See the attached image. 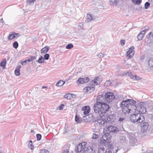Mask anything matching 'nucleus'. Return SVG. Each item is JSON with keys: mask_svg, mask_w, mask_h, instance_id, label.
I'll use <instances>...</instances> for the list:
<instances>
[{"mask_svg": "<svg viewBox=\"0 0 153 153\" xmlns=\"http://www.w3.org/2000/svg\"><path fill=\"white\" fill-rule=\"evenodd\" d=\"M136 101L133 100L127 99L123 100L120 105L123 113L125 114L136 111Z\"/></svg>", "mask_w": 153, "mask_h": 153, "instance_id": "obj_1", "label": "nucleus"}, {"mask_svg": "<svg viewBox=\"0 0 153 153\" xmlns=\"http://www.w3.org/2000/svg\"><path fill=\"white\" fill-rule=\"evenodd\" d=\"M106 133L102 136L100 142L102 143H110L111 137L109 133L115 134L119 131V129L113 126H109L107 127L105 130Z\"/></svg>", "mask_w": 153, "mask_h": 153, "instance_id": "obj_2", "label": "nucleus"}, {"mask_svg": "<svg viewBox=\"0 0 153 153\" xmlns=\"http://www.w3.org/2000/svg\"><path fill=\"white\" fill-rule=\"evenodd\" d=\"M131 121L136 123H142L145 120V118L143 115L140 113L135 114H132L130 117Z\"/></svg>", "mask_w": 153, "mask_h": 153, "instance_id": "obj_3", "label": "nucleus"}, {"mask_svg": "<svg viewBox=\"0 0 153 153\" xmlns=\"http://www.w3.org/2000/svg\"><path fill=\"white\" fill-rule=\"evenodd\" d=\"M117 150L111 144H109L106 148L100 147L99 149V153H116Z\"/></svg>", "mask_w": 153, "mask_h": 153, "instance_id": "obj_4", "label": "nucleus"}, {"mask_svg": "<svg viewBox=\"0 0 153 153\" xmlns=\"http://www.w3.org/2000/svg\"><path fill=\"white\" fill-rule=\"evenodd\" d=\"M145 104L143 102L138 103L136 106V111L140 112L142 114H144L146 112V109L145 107Z\"/></svg>", "mask_w": 153, "mask_h": 153, "instance_id": "obj_5", "label": "nucleus"}, {"mask_svg": "<svg viewBox=\"0 0 153 153\" xmlns=\"http://www.w3.org/2000/svg\"><path fill=\"white\" fill-rule=\"evenodd\" d=\"M106 102L108 103L111 102L115 99V96L111 92H108L105 95Z\"/></svg>", "mask_w": 153, "mask_h": 153, "instance_id": "obj_6", "label": "nucleus"}, {"mask_svg": "<svg viewBox=\"0 0 153 153\" xmlns=\"http://www.w3.org/2000/svg\"><path fill=\"white\" fill-rule=\"evenodd\" d=\"M93 109L95 113L99 114L100 117H102V114L101 111L100 104L96 103L93 107Z\"/></svg>", "mask_w": 153, "mask_h": 153, "instance_id": "obj_7", "label": "nucleus"}, {"mask_svg": "<svg viewBox=\"0 0 153 153\" xmlns=\"http://www.w3.org/2000/svg\"><path fill=\"white\" fill-rule=\"evenodd\" d=\"M86 143L85 142H83L79 144L77 147L76 151L78 152H84V149H85Z\"/></svg>", "mask_w": 153, "mask_h": 153, "instance_id": "obj_8", "label": "nucleus"}, {"mask_svg": "<svg viewBox=\"0 0 153 153\" xmlns=\"http://www.w3.org/2000/svg\"><path fill=\"white\" fill-rule=\"evenodd\" d=\"M100 106L102 114V116H104V114L108 110L109 106L105 103L100 104Z\"/></svg>", "mask_w": 153, "mask_h": 153, "instance_id": "obj_9", "label": "nucleus"}, {"mask_svg": "<svg viewBox=\"0 0 153 153\" xmlns=\"http://www.w3.org/2000/svg\"><path fill=\"white\" fill-rule=\"evenodd\" d=\"M82 110L83 111L82 115L83 118L88 116L90 111V107L87 106H85L82 108Z\"/></svg>", "mask_w": 153, "mask_h": 153, "instance_id": "obj_10", "label": "nucleus"}, {"mask_svg": "<svg viewBox=\"0 0 153 153\" xmlns=\"http://www.w3.org/2000/svg\"><path fill=\"white\" fill-rule=\"evenodd\" d=\"M102 81V78L100 76L96 77L94 79L92 80L91 83L92 84L94 85H99Z\"/></svg>", "mask_w": 153, "mask_h": 153, "instance_id": "obj_11", "label": "nucleus"}, {"mask_svg": "<svg viewBox=\"0 0 153 153\" xmlns=\"http://www.w3.org/2000/svg\"><path fill=\"white\" fill-rule=\"evenodd\" d=\"M106 102V101L105 95L100 94L98 96L96 103L100 104L101 103H103V102Z\"/></svg>", "mask_w": 153, "mask_h": 153, "instance_id": "obj_12", "label": "nucleus"}, {"mask_svg": "<svg viewBox=\"0 0 153 153\" xmlns=\"http://www.w3.org/2000/svg\"><path fill=\"white\" fill-rule=\"evenodd\" d=\"M134 47L132 46L129 48V50L127 51L126 55L128 59H129L133 56L134 53Z\"/></svg>", "mask_w": 153, "mask_h": 153, "instance_id": "obj_13", "label": "nucleus"}, {"mask_svg": "<svg viewBox=\"0 0 153 153\" xmlns=\"http://www.w3.org/2000/svg\"><path fill=\"white\" fill-rule=\"evenodd\" d=\"M89 80V79L88 77H85L82 78H79L77 81L78 83L82 84L88 82Z\"/></svg>", "mask_w": 153, "mask_h": 153, "instance_id": "obj_14", "label": "nucleus"}, {"mask_svg": "<svg viewBox=\"0 0 153 153\" xmlns=\"http://www.w3.org/2000/svg\"><path fill=\"white\" fill-rule=\"evenodd\" d=\"M126 74L129 76L131 79L134 80H139L141 79V78L140 77L137 76L136 75H133L132 74V73L130 72H127L126 73Z\"/></svg>", "mask_w": 153, "mask_h": 153, "instance_id": "obj_15", "label": "nucleus"}, {"mask_svg": "<svg viewBox=\"0 0 153 153\" xmlns=\"http://www.w3.org/2000/svg\"><path fill=\"white\" fill-rule=\"evenodd\" d=\"M147 29H145L142 31H140V32L137 36V38L138 40H141L144 36L146 33V32Z\"/></svg>", "mask_w": 153, "mask_h": 153, "instance_id": "obj_16", "label": "nucleus"}, {"mask_svg": "<svg viewBox=\"0 0 153 153\" xmlns=\"http://www.w3.org/2000/svg\"><path fill=\"white\" fill-rule=\"evenodd\" d=\"M95 87L93 86H88L85 87L84 89V91L85 92L91 93L94 90Z\"/></svg>", "mask_w": 153, "mask_h": 153, "instance_id": "obj_17", "label": "nucleus"}, {"mask_svg": "<svg viewBox=\"0 0 153 153\" xmlns=\"http://www.w3.org/2000/svg\"><path fill=\"white\" fill-rule=\"evenodd\" d=\"M20 36L19 34L18 33H11L9 34L8 37V39L9 40H10L16 37H18Z\"/></svg>", "mask_w": 153, "mask_h": 153, "instance_id": "obj_18", "label": "nucleus"}, {"mask_svg": "<svg viewBox=\"0 0 153 153\" xmlns=\"http://www.w3.org/2000/svg\"><path fill=\"white\" fill-rule=\"evenodd\" d=\"M65 98L68 100H71L72 98H74L76 96L75 94L72 93H68L64 95Z\"/></svg>", "mask_w": 153, "mask_h": 153, "instance_id": "obj_19", "label": "nucleus"}, {"mask_svg": "<svg viewBox=\"0 0 153 153\" xmlns=\"http://www.w3.org/2000/svg\"><path fill=\"white\" fill-rule=\"evenodd\" d=\"M145 63L146 65H148L149 68H153V58L147 60Z\"/></svg>", "mask_w": 153, "mask_h": 153, "instance_id": "obj_20", "label": "nucleus"}, {"mask_svg": "<svg viewBox=\"0 0 153 153\" xmlns=\"http://www.w3.org/2000/svg\"><path fill=\"white\" fill-rule=\"evenodd\" d=\"M149 126V124L147 123H143L141 128V131L143 132H144L148 129Z\"/></svg>", "mask_w": 153, "mask_h": 153, "instance_id": "obj_21", "label": "nucleus"}, {"mask_svg": "<svg viewBox=\"0 0 153 153\" xmlns=\"http://www.w3.org/2000/svg\"><path fill=\"white\" fill-rule=\"evenodd\" d=\"M93 149L91 146H88L87 147H85L84 149L85 153H90L92 151Z\"/></svg>", "mask_w": 153, "mask_h": 153, "instance_id": "obj_22", "label": "nucleus"}, {"mask_svg": "<svg viewBox=\"0 0 153 153\" xmlns=\"http://www.w3.org/2000/svg\"><path fill=\"white\" fill-rule=\"evenodd\" d=\"M119 1L120 0H110L108 3L109 4L116 5Z\"/></svg>", "mask_w": 153, "mask_h": 153, "instance_id": "obj_23", "label": "nucleus"}, {"mask_svg": "<svg viewBox=\"0 0 153 153\" xmlns=\"http://www.w3.org/2000/svg\"><path fill=\"white\" fill-rule=\"evenodd\" d=\"M50 49V48L48 46H45L41 50V52L42 53H47Z\"/></svg>", "mask_w": 153, "mask_h": 153, "instance_id": "obj_24", "label": "nucleus"}, {"mask_svg": "<svg viewBox=\"0 0 153 153\" xmlns=\"http://www.w3.org/2000/svg\"><path fill=\"white\" fill-rule=\"evenodd\" d=\"M6 59H3L0 63V66L2 67L3 69H5L6 68Z\"/></svg>", "mask_w": 153, "mask_h": 153, "instance_id": "obj_25", "label": "nucleus"}, {"mask_svg": "<svg viewBox=\"0 0 153 153\" xmlns=\"http://www.w3.org/2000/svg\"><path fill=\"white\" fill-rule=\"evenodd\" d=\"M93 19V17L91 14H88L87 15L86 19L85 22H91Z\"/></svg>", "mask_w": 153, "mask_h": 153, "instance_id": "obj_26", "label": "nucleus"}, {"mask_svg": "<svg viewBox=\"0 0 153 153\" xmlns=\"http://www.w3.org/2000/svg\"><path fill=\"white\" fill-rule=\"evenodd\" d=\"M65 82L62 80H60L56 83V85L57 86H62L65 83Z\"/></svg>", "mask_w": 153, "mask_h": 153, "instance_id": "obj_27", "label": "nucleus"}, {"mask_svg": "<svg viewBox=\"0 0 153 153\" xmlns=\"http://www.w3.org/2000/svg\"><path fill=\"white\" fill-rule=\"evenodd\" d=\"M107 120L110 122H112L114 121V116L112 115H108L107 118Z\"/></svg>", "mask_w": 153, "mask_h": 153, "instance_id": "obj_28", "label": "nucleus"}, {"mask_svg": "<svg viewBox=\"0 0 153 153\" xmlns=\"http://www.w3.org/2000/svg\"><path fill=\"white\" fill-rule=\"evenodd\" d=\"M37 62L39 63H44L45 62L44 59L42 56H40V58L37 60Z\"/></svg>", "mask_w": 153, "mask_h": 153, "instance_id": "obj_29", "label": "nucleus"}, {"mask_svg": "<svg viewBox=\"0 0 153 153\" xmlns=\"http://www.w3.org/2000/svg\"><path fill=\"white\" fill-rule=\"evenodd\" d=\"M97 121L98 123H99L100 124L101 126L102 125H104L105 123H107L106 121H104L102 120H98Z\"/></svg>", "mask_w": 153, "mask_h": 153, "instance_id": "obj_30", "label": "nucleus"}, {"mask_svg": "<svg viewBox=\"0 0 153 153\" xmlns=\"http://www.w3.org/2000/svg\"><path fill=\"white\" fill-rule=\"evenodd\" d=\"M28 146L29 148L31 149H33L34 148V146L33 145L32 141L30 140V141L29 143H28Z\"/></svg>", "mask_w": 153, "mask_h": 153, "instance_id": "obj_31", "label": "nucleus"}, {"mask_svg": "<svg viewBox=\"0 0 153 153\" xmlns=\"http://www.w3.org/2000/svg\"><path fill=\"white\" fill-rule=\"evenodd\" d=\"M147 39H153V33L150 32L149 35L147 36Z\"/></svg>", "mask_w": 153, "mask_h": 153, "instance_id": "obj_32", "label": "nucleus"}, {"mask_svg": "<svg viewBox=\"0 0 153 153\" xmlns=\"http://www.w3.org/2000/svg\"><path fill=\"white\" fill-rule=\"evenodd\" d=\"M147 39H153V33L150 32L149 35L147 36Z\"/></svg>", "mask_w": 153, "mask_h": 153, "instance_id": "obj_33", "label": "nucleus"}, {"mask_svg": "<svg viewBox=\"0 0 153 153\" xmlns=\"http://www.w3.org/2000/svg\"><path fill=\"white\" fill-rule=\"evenodd\" d=\"M134 4L138 5L141 2V0H131Z\"/></svg>", "mask_w": 153, "mask_h": 153, "instance_id": "obj_34", "label": "nucleus"}, {"mask_svg": "<svg viewBox=\"0 0 153 153\" xmlns=\"http://www.w3.org/2000/svg\"><path fill=\"white\" fill-rule=\"evenodd\" d=\"M75 120L76 122L78 123H80L81 122V120L77 115L75 116Z\"/></svg>", "mask_w": 153, "mask_h": 153, "instance_id": "obj_35", "label": "nucleus"}, {"mask_svg": "<svg viewBox=\"0 0 153 153\" xmlns=\"http://www.w3.org/2000/svg\"><path fill=\"white\" fill-rule=\"evenodd\" d=\"M73 45L72 44H69L66 46V48L67 49H71L73 47Z\"/></svg>", "mask_w": 153, "mask_h": 153, "instance_id": "obj_36", "label": "nucleus"}, {"mask_svg": "<svg viewBox=\"0 0 153 153\" xmlns=\"http://www.w3.org/2000/svg\"><path fill=\"white\" fill-rule=\"evenodd\" d=\"M18 43L16 41L13 44V47L15 48H17L18 47Z\"/></svg>", "mask_w": 153, "mask_h": 153, "instance_id": "obj_37", "label": "nucleus"}, {"mask_svg": "<svg viewBox=\"0 0 153 153\" xmlns=\"http://www.w3.org/2000/svg\"><path fill=\"white\" fill-rule=\"evenodd\" d=\"M120 140L121 143L124 142L125 141L126 138L124 136H121L120 137Z\"/></svg>", "mask_w": 153, "mask_h": 153, "instance_id": "obj_38", "label": "nucleus"}, {"mask_svg": "<svg viewBox=\"0 0 153 153\" xmlns=\"http://www.w3.org/2000/svg\"><path fill=\"white\" fill-rule=\"evenodd\" d=\"M20 70L16 69L15 70V73L16 75L17 76H19L20 74Z\"/></svg>", "mask_w": 153, "mask_h": 153, "instance_id": "obj_39", "label": "nucleus"}, {"mask_svg": "<svg viewBox=\"0 0 153 153\" xmlns=\"http://www.w3.org/2000/svg\"><path fill=\"white\" fill-rule=\"evenodd\" d=\"M37 140L38 141H39L41 139L42 136L40 134H37L36 135Z\"/></svg>", "mask_w": 153, "mask_h": 153, "instance_id": "obj_40", "label": "nucleus"}, {"mask_svg": "<svg viewBox=\"0 0 153 153\" xmlns=\"http://www.w3.org/2000/svg\"><path fill=\"white\" fill-rule=\"evenodd\" d=\"M50 56V55L49 54H45L44 56V57L45 59V60H48L49 59V58Z\"/></svg>", "mask_w": 153, "mask_h": 153, "instance_id": "obj_41", "label": "nucleus"}, {"mask_svg": "<svg viewBox=\"0 0 153 153\" xmlns=\"http://www.w3.org/2000/svg\"><path fill=\"white\" fill-rule=\"evenodd\" d=\"M147 43L148 45H149L151 44L152 42V40L153 39H147Z\"/></svg>", "mask_w": 153, "mask_h": 153, "instance_id": "obj_42", "label": "nucleus"}, {"mask_svg": "<svg viewBox=\"0 0 153 153\" xmlns=\"http://www.w3.org/2000/svg\"><path fill=\"white\" fill-rule=\"evenodd\" d=\"M98 137V135L95 134H93L92 136V138L93 139H97Z\"/></svg>", "mask_w": 153, "mask_h": 153, "instance_id": "obj_43", "label": "nucleus"}, {"mask_svg": "<svg viewBox=\"0 0 153 153\" xmlns=\"http://www.w3.org/2000/svg\"><path fill=\"white\" fill-rule=\"evenodd\" d=\"M150 4L148 2H146L144 5L145 8V9H147L148 7L149 6Z\"/></svg>", "mask_w": 153, "mask_h": 153, "instance_id": "obj_44", "label": "nucleus"}, {"mask_svg": "<svg viewBox=\"0 0 153 153\" xmlns=\"http://www.w3.org/2000/svg\"><path fill=\"white\" fill-rule=\"evenodd\" d=\"M41 153H49V152L46 149H43L41 151Z\"/></svg>", "mask_w": 153, "mask_h": 153, "instance_id": "obj_45", "label": "nucleus"}, {"mask_svg": "<svg viewBox=\"0 0 153 153\" xmlns=\"http://www.w3.org/2000/svg\"><path fill=\"white\" fill-rule=\"evenodd\" d=\"M125 43V41L124 40L122 39L120 41V43L121 45H124Z\"/></svg>", "mask_w": 153, "mask_h": 153, "instance_id": "obj_46", "label": "nucleus"}, {"mask_svg": "<svg viewBox=\"0 0 153 153\" xmlns=\"http://www.w3.org/2000/svg\"><path fill=\"white\" fill-rule=\"evenodd\" d=\"M98 57L100 58H102L104 56V55L102 53H100L97 55Z\"/></svg>", "mask_w": 153, "mask_h": 153, "instance_id": "obj_47", "label": "nucleus"}, {"mask_svg": "<svg viewBox=\"0 0 153 153\" xmlns=\"http://www.w3.org/2000/svg\"><path fill=\"white\" fill-rule=\"evenodd\" d=\"M78 26L80 27V28L82 29L83 28V24L82 23H80L78 25Z\"/></svg>", "mask_w": 153, "mask_h": 153, "instance_id": "obj_48", "label": "nucleus"}, {"mask_svg": "<svg viewBox=\"0 0 153 153\" xmlns=\"http://www.w3.org/2000/svg\"><path fill=\"white\" fill-rule=\"evenodd\" d=\"M111 83V81H110V80H107V81H106L105 83V84H107V85H110V84Z\"/></svg>", "mask_w": 153, "mask_h": 153, "instance_id": "obj_49", "label": "nucleus"}, {"mask_svg": "<svg viewBox=\"0 0 153 153\" xmlns=\"http://www.w3.org/2000/svg\"><path fill=\"white\" fill-rule=\"evenodd\" d=\"M64 106V105L63 104L60 105L59 106V109L62 110L63 109V107Z\"/></svg>", "mask_w": 153, "mask_h": 153, "instance_id": "obj_50", "label": "nucleus"}, {"mask_svg": "<svg viewBox=\"0 0 153 153\" xmlns=\"http://www.w3.org/2000/svg\"><path fill=\"white\" fill-rule=\"evenodd\" d=\"M124 120V118H120L119 119V121H120V123H123Z\"/></svg>", "mask_w": 153, "mask_h": 153, "instance_id": "obj_51", "label": "nucleus"}, {"mask_svg": "<svg viewBox=\"0 0 153 153\" xmlns=\"http://www.w3.org/2000/svg\"><path fill=\"white\" fill-rule=\"evenodd\" d=\"M21 67V66L20 65H18L16 67V69H19L20 70V69Z\"/></svg>", "mask_w": 153, "mask_h": 153, "instance_id": "obj_52", "label": "nucleus"}, {"mask_svg": "<svg viewBox=\"0 0 153 153\" xmlns=\"http://www.w3.org/2000/svg\"><path fill=\"white\" fill-rule=\"evenodd\" d=\"M27 63V61L26 60H25L24 61L22 62H21V64L22 65H24L26 63Z\"/></svg>", "mask_w": 153, "mask_h": 153, "instance_id": "obj_53", "label": "nucleus"}, {"mask_svg": "<svg viewBox=\"0 0 153 153\" xmlns=\"http://www.w3.org/2000/svg\"><path fill=\"white\" fill-rule=\"evenodd\" d=\"M36 58V57L35 56H31L30 59L32 61L33 60L35 59Z\"/></svg>", "mask_w": 153, "mask_h": 153, "instance_id": "obj_54", "label": "nucleus"}, {"mask_svg": "<svg viewBox=\"0 0 153 153\" xmlns=\"http://www.w3.org/2000/svg\"><path fill=\"white\" fill-rule=\"evenodd\" d=\"M69 152L67 149H65L63 151V153H69Z\"/></svg>", "mask_w": 153, "mask_h": 153, "instance_id": "obj_55", "label": "nucleus"}, {"mask_svg": "<svg viewBox=\"0 0 153 153\" xmlns=\"http://www.w3.org/2000/svg\"><path fill=\"white\" fill-rule=\"evenodd\" d=\"M0 22L2 23H4V22L3 19L2 18L0 20ZM4 24H3V25Z\"/></svg>", "mask_w": 153, "mask_h": 153, "instance_id": "obj_56", "label": "nucleus"}, {"mask_svg": "<svg viewBox=\"0 0 153 153\" xmlns=\"http://www.w3.org/2000/svg\"><path fill=\"white\" fill-rule=\"evenodd\" d=\"M27 61V62H31L32 61H31V60H30V59H28V60H26Z\"/></svg>", "mask_w": 153, "mask_h": 153, "instance_id": "obj_57", "label": "nucleus"}, {"mask_svg": "<svg viewBox=\"0 0 153 153\" xmlns=\"http://www.w3.org/2000/svg\"><path fill=\"white\" fill-rule=\"evenodd\" d=\"M149 1L153 3V0H149Z\"/></svg>", "mask_w": 153, "mask_h": 153, "instance_id": "obj_58", "label": "nucleus"}, {"mask_svg": "<svg viewBox=\"0 0 153 153\" xmlns=\"http://www.w3.org/2000/svg\"><path fill=\"white\" fill-rule=\"evenodd\" d=\"M140 59L141 60H143L144 59V56L141 57Z\"/></svg>", "mask_w": 153, "mask_h": 153, "instance_id": "obj_59", "label": "nucleus"}, {"mask_svg": "<svg viewBox=\"0 0 153 153\" xmlns=\"http://www.w3.org/2000/svg\"><path fill=\"white\" fill-rule=\"evenodd\" d=\"M31 133H34V131L33 130H32L30 131Z\"/></svg>", "mask_w": 153, "mask_h": 153, "instance_id": "obj_60", "label": "nucleus"}, {"mask_svg": "<svg viewBox=\"0 0 153 153\" xmlns=\"http://www.w3.org/2000/svg\"><path fill=\"white\" fill-rule=\"evenodd\" d=\"M45 88L46 87H44V86H43L42 87V88Z\"/></svg>", "mask_w": 153, "mask_h": 153, "instance_id": "obj_61", "label": "nucleus"}, {"mask_svg": "<svg viewBox=\"0 0 153 153\" xmlns=\"http://www.w3.org/2000/svg\"><path fill=\"white\" fill-rule=\"evenodd\" d=\"M152 118H153V116H152Z\"/></svg>", "mask_w": 153, "mask_h": 153, "instance_id": "obj_62", "label": "nucleus"}]
</instances>
